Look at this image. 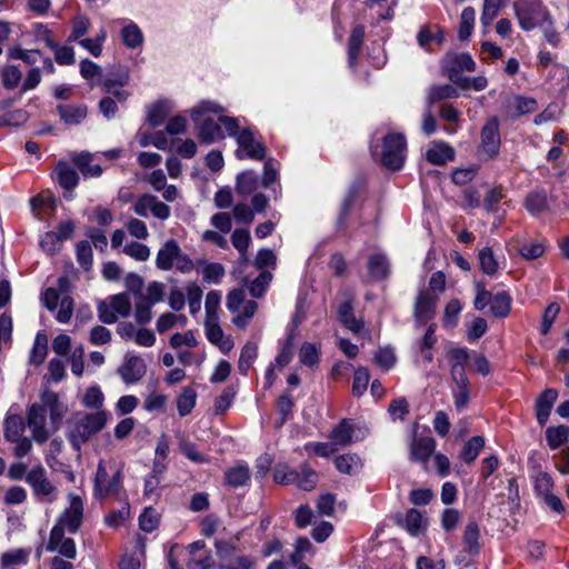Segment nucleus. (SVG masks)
Here are the masks:
<instances>
[{"label": "nucleus", "mask_w": 569, "mask_h": 569, "mask_svg": "<svg viewBox=\"0 0 569 569\" xmlns=\"http://www.w3.org/2000/svg\"><path fill=\"white\" fill-rule=\"evenodd\" d=\"M515 112L511 117L517 118L526 113L533 112L537 109V101L532 98L517 96L513 100Z\"/></svg>", "instance_id": "052dcab7"}, {"label": "nucleus", "mask_w": 569, "mask_h": 569, "mask_svg": "<svg viewBox=\"0 0 569 569\" xmlns=\"http://www.w3.org/2000/svg\"><path fill=\"white\" fill-rule=\"evenodd\" d=\"M72 161L84 177H99L102 173V168L92 163V154L89 152L77 154L72 158Z\"/></svg>", "instance_id": "c756f323"}, {"label": "nucleus", "mask_w": 569, "mask_h": 569, "mask_svg": "<svg viewBox=\"0 0 569 569\" xmlns=\"http://www.w3.org/2000/svg\"><path fill=\"white\" fill-rule=\"evenodd\" d=\"M26 429L24 420L19 415H11L4 421V438L7 441H16L22 437Z\"/></svg>", "instance_id": "72a5a7b5"}, {"label": "nucleus", "mask_w": 569, "mask_h": 569, "mask_svg": "<svg viewBox=\"0 0 569 569\" xmlns=\"http://www.w3.org/2000/svg\"><path fill=\"white\" fill-rule=\"evenodd\" d=\"M2 84L6 89L12 90L21 81L22 73L16 66H8L1 72Z\"/></svg>", "instance_id": "680f3d73"}, {"label": "nucleus", "mask_w": 569, "mask_h": 569, "mask_svg": "<svg viewBox=\"0 0 569 569\" xmlns=\"http://www.w3.org/2000/svg\"><path fill=\"white\" fill-rule=\"evenodd\" d=\"M298 479V471L290 469L287 465H279L274 468L273 480L280 485L295 483Z\"/></svg>", "instance_id": "0e129e2a"}, {"label": "nucleus", "mask_w": 569, "mask_h": 569, "mask_svg": "<svg viewBox=\"0 0 569 569\" xmlns=\"http://www.w3.org/2000/svg\"><path fill=\"white\" fill-rule=\"evenodd\" d=\"M480 140V152L483 153L487 159H495L499 156L501 138L497 117H491L486 121L481 128Z\"/></svg>", "instance_id": "0eeeda50"}, {"label": "nucleus", "mask_w": 569, "mask_h": 569, "mask_svg": "<svg viewBox=\"0 0 569 569\" xmlns=\"http://www.w3.org/2000/svg\"><path fill=\"white\" fill-rule=\"evenodd\" d=\"M370 375L367 368L360 367L355 371L352 382V393L356 397H360L365 393L368 388Z\"/></svg>", "instance_id": "4d7b16f0"}, {"label": "nucleus", "mask_w": 569, "mask_h": 569, "mask_svg": "<svg viewBox=\"0 0 569 569\" xmlns=\"http://www.w3.org/2000/svg\"><path fill=\"white\" fill-rule=\"evenodd\" d=\"M479 264L483 273L493 276L498 270V262L493 256L491 248L485 247L478 254Z\"/></svg>", "instance_id": "3c124183"}, {"label": "nucleus", "mask_w": 569, "mask_h": 569, "mask_svg": "<svg viewBox=\"0 0 569 569\" xmlns=\"http://www.w3.org/2000/svg\"><path fill=\"white\" fill-rule=\"evenodd\" d=\"M443 69L452 83L466 88L468 79L462 77V72H473L476 63L468 53L447 54L443 59Z\"/></svg>", "instance_id": "423d86ee"}, {"label": "nucleus", "mask_w": 569, "mask_h": 569, "mask_svg": "<svg viewBox=\"0 0 569 569\" xmlns=\"http://www.w3.org/2000/svg\"><path fill=\"white\" fill-rule=\"evenodd\" d=\"M258 357V346L254 342H247L240 352L238 361V370L241 375L247 376L250 367Z\"/></svg>", "instance_id": "c9c22d12"}, {"label": "nucleus", "mask_w": 569, "mask_h": 569, "mask_svg": "<svg viewBox=\"0 0 569 569\" xmlns=\"http://www.w3.org/2000/svg\"><path fill=\"white\" fill-rule=\"evenodd\" d=\"M402 527L406 528V530L413 537H417L419 533H421L425 530L423 523H422V513L412 508L409 509L406 513V517L402 521L399 522Z\"/></svg>", "instance_id": "58836bf2"}, {"label": "nucleus", "mask_w": 569, "mask_h": 569, "mask_svg": "<svg viewBox=\"0 0 569 569\" xmlns=\"http://www.w3.org/2000/svg\"><path fill=\"white\" fill-rule=\"evenodd\" d=\"M57 180L58 183L67 191H72L79 183V174L67 163L60 162L57 166Z\"/></svg>", "instance_id": "cd10ccee"}, {"label": "nucleus", "mask_w": 569, "mask_h": 569, "mask_svg": "<svg viewBox=\"0 0 569 569\" xmlns=\"http://www.w3.org/2000/svg\"><path fill=\"white\" fill-rule=\"evenodd\" d=\"M30 549L18 548L3 552L1 556V566L3 569H16V567L28 563Z\"/></svg>", "instance_id": "bb28decb"}, {"label": "nucleus", "mask_w": 569, "mask_h": 569, "mask_svg": "<svg viewBox=\"0 0 569 569\" xmlns=\"http://www.w3.org/2000/svg\"><path fill=\"white\" fill-rule=\"evenodd\" d=\"M558 398V391L553 388L546 389L536 400V418L540 426H545L549 419L551 409Z\"/></svg>", "instance_id": "2eb2a0df"}, {"label": "nucleus", "mask_w": 569, "mask_h": 569, "mask_svg": "<svg viewBox=\"0 0 569 569\" xmlns=\"http://www.w3.org/2000/svg\"><path fill=\"white\" fill-rule=\"evenodd\" d=\"M407 152V140L402 133H388L382 139L380 162L389 170L398 171L403 167Z\"/></svg>", "instance_id": "20e7f679"}, {"label": "nucleus", "mask_w": 569, "mask_h": 569, "mask_svg": "<svg viewBox=\"0 0 569 569\" xmlns=\"http://www.w3.org/2000/svg\"><path fill=\"white\" fill-rule=\"evenodd\" d=\"M26 481L31 486L36 496L47 497L54 490L41 466L31 469L26 476Z\"/></svg>", "instance_id": "4468645a"}, {"label": "nucleus", "mask_w": 569, "mask_h": 569, "mask_svg": "<svg viewBox=\"0 0 569 569\" xmlns=\"http://www.w3.org/2000/svg\"><path fill=\"white\" fill-rule=\"evenodd\" d=\"M355 428L348 419H342L331 431L329 438L338 447H347L352 442Z\"/></svg>", "instance_id": "a878e982"}, {"label": "nucleus", "mask_w": 569, "mask_h": 569, "mask_svg": "<svg viewBox=\"0 0 569 569\" xmlns=\"http://www.w3.org/2000/svg\"><path fill=\"white\" fill-rule=\"evenodd\" d=\"M122 470L116 462L100 461L94 477L93 493L94 497L103 500L111 496H118L122 489Z\"/></svg>", "instance_id": "7ed1b4c3"}, {"label": "nucleus", "mask_w": 569, "mask_h": 569, "mask_svg": "<svg viewBox=\"0 0 569 569\" xmlns=\"http://www.w3.org/2000/svg\"><path fill=\"white\" fill-rule=\"evenodd\" d=\"M365 40V27L357 24L352 28L348 39V64L351 70H356L358 58Z\"/></svg>", "instance_id": "a211bd4d"}, {"label": "nucleus", "mask_w": 569, "mask_h": 569, "mask_svg": "<svg viewBox=\"0 0 569 569\" xmlns=\"http://www.w3.org/2000/svg\"><path fill=\"white\" fill-rule=\"evenodd\" d=\"M505 1L506 0H483L480 20L485 27H488L496 19Z\"/></svg>", "instance_id": "de8ad7c7"}, {"label": "nucleus", "mask_w": 569, "mask_h": 569, "mask_svg": "<svg viewBox=\"0 0 569 569\" xmlns=\"http://www.w3.org/2000/svg\"><path fill=\"white\" fill-rule=\"evenodd\" d=\"M505 198L503 188L501 186L490 189L483 200V207L488 212H496L499 202Z\"/></svg>", "instance_id": "774afa93"}, {"label": "nucleus", "mask_w": 569, "mask_h": 569, "mask_svg": "<svg viewBox=\"0 0 569 569\" xmlns=\"http://www.w3.org/2000/svg\"><path fill=\"white\" fill-rule=\"evenodd\" d=\"M299 358L302 365L313 368L319 362V351L315 345L305 342L300 348Z\"/></svg>", "instance_id": "13d9d810"}, {"label": "nucleus", "mask_w": 569, "mask_h": 569, "mask_svg": "<svg viewBox=\"0 0 569 569\" xmlns=\"http://www.w3.org/2000/svg\"><path fill=\"white\" fill-rule=\"evenodd\" d=\"M159 522L160 515L152 507L146 508L141 516L139 517L140 529L144 532H152L153 530H156L159 526Z\"/></svg>", "instance_id": "8fccbe9b"}, {"label": "nucleus", "mask_w": 569, "mask_h": 569, "mask_svg": "<svg viewBox=\"0 0 569 569\" xmlns=\"http://www.w3.org/2000/svg\"><path fill=\"white\" fill-rule=\"evenodd\" d=\"M259 180L253 171H243L238 174L236 191L239 196L247 197L258 189Z\"/></svg>", "instance_id": "7c9ffc66"}, {"label": "nucleus", "mask_w": 569, "mask_h": 569, "mask_svg": "<svg viewBox=\"0 0 569 569\" xmlns=\"http://www.w3.org/2000/svg\"><path fill=\"white\" fill-rule=\"evenodd\" d=\"M103 400L104 397L100 388L93 386L87 389L82 399V403L86 408L99 410L103 405Z\"/></svg>", "instance_id": "bf43d9fd"}, {"label": "nucleus", "mask_w": 569, "mask_h": 569, "mask_svg": "<svg viewBox=\"0 0 569 569\" xmlns=\"http://www.w3.org/2000/svg\"><path fill=\"white\" fill-rule=\"evenodd\" d=\"M77 260L79 264L84 269L89 270L92 264V249L91 244L87 240H82L77 244Z\"/></svg>", "instance_id": "69168bd1"}, {"label": "nucleus", "mask_w": 569, "mask_h": 569, "mask_svg": "<svg viewBox=\"0 0 569 569\" xmlns=\"http://www.w3.org/2000/svg\"><path fill=\"white\" fill-rule=\"evenodd\" d=\"M48 355V338L44 333L38 332L30 352V363L38 367L43 363Z\"/></svg>", "instance_id": "e433bc0d"}, {"label": "nucleus", "mask_w": 569, "mask_h": 569, "mask_svg": "<svg viewBox=\"0 0 569 569\" xmlns=\"http://www.w3.org/2000/svg\"><path fill=\"white\" fill-rule=\"evenodd\" d=\"M123 44L128 48L136 49L143 42V34L136 23H129L121 30Z\"/></svg>", "instance_id": "37998d69"}, {"label": "nucleus", "mask_w": 569, "mask_h": 569, "mask_svg": "<svg viewBox=\"0 0 569 569\" xmlns=\"http://www.w3.org/2000/svg\"><path fill=\"white\" fill-rule=\"evenodd\" d=\"M476 11L472 7H467L462 10L460 17V27L458 37L460 40H467L472 32L475 23Z\"/></svg>", "instance_id": "a18cd8bd"}, {"label": "nucleus", "mask_w": 569, "mask_h": 569, "mask_svg": "<svg viewBox=\"0 0 569 569\" xmlns=\"http://www.w3.org/2000/svg\"><path fill=\"white\" fill-rule=\"evenodd\" d=\"M335 466L339 472L352 475L362 467V461L356 453H345L335 459Z\"/></svg>", "instance_id": "473e14b6"}, {"label": "nucleus", "mask_w": 569, "mask_h": 569, "mask_svg": "<svg viewBox=\"0 0 569 569\" xmlns=\"http://www.w3.org/2000/svg\"><path fill=\"white\" fill-rule=\"evenodd\" d=\"M170 107L164 101H158L149 107L147 120L151 127L161 126L170 113Z\"/></svg>", "instance_id": "a19ab883"}, {"label": "nucleus", "mask_w": 569, "mask_h": 569, "mask_svg": "<svg viewBox=\"0 0 569 569\" xmlns=\"http://www.w3.org/2000/svg\"><path fill=\"white\" fill-rule=\"evenodd\" d=\"M455 149L445 141H432L426 151V160L435 166H445L455 159Z\"/></svg>", "instance_id": "ddd939ff"}, {"label": "nucleus", "mask_w": 569, "mask_h": 569, "mask_svg": "<svg viewBox=\"0 0 569 569\" xmlns=\"http://www.w3.org/2000/svg\"><path fill=\"white\" fill-rule=\"evenodd\" d=\"M146 365L140 357L133 356L119 367L118 373L122 380L130 385L139 381L146 373Z\"/></svg>", "instance_id": "dca6fc26"}, {"label": "nucleus", "mask_w": 569, "mask_h": 569, "mask_svg": "<svg viewBox=\"0 0 569 569\" xmlns=\"http://www.w3.org/2000/svg\"><path fill=\"white\" fill-rule=\"evenodd\" d=\"M102 89L106 93L111 94L114 100L120 103H124L130 97V92L116 86V81L112 78H107L101 83Z\"/></svg>", "instance_id": "338daca9"}, {"label": "nucleus", "mask_w": 569, "mask_h": 569, "mask_svg": "<svg viewBox=\"0 0 569 569\" xmlns=\"http://www.w3.org/2000/svg\"><path fill=\"white\" fill-rule=\"evenodd\" d=\"M480 529L478 523L475 520H471L467 523L462 540H463V550L470 556H477L480 552Z\"/></svg>", "instance_id": "393cba45"}, {"label": "nucleus", "mask_w": 569, "mask_h": 569, "mask_svg": "<svg viewBox=\"0 0 569 569\" xmlns=\"http://www.w3.org/2000/svg\"><path fill=\"white\" fill-rule=\"evenodd\" d=\"M57 113L60 120L67 126H78L88 116V107L81 104H58Z\"/></svg>", "instance_id": "f3484780"}, {"label": "nucleus", "mask_w": 569, "mask_h": 569, "mask_svg": "<svg viewBox=\"0 0 569 569\" xmlns=\"http://www.w3.org/2000/svg\"><path fill=\"white\" fill-rule=\"evenodd\" d=\"M519 26L525 31L542 27V21H549L550 13L540 0H519L513 4Z\"/></svg>", "instance_id": "39448f33"}, {"label": "nucleus", "mask_w": 569, "mask_h": 569, "mask_svg": "<svg viewBox=\"0 0 569 569\" xmlns=\"http://www.w3.org/2000/svg\"><path fill=\"white\" fill-rule=\"evenodd\" d=\"M236 396V390L233 387H226L221 395L214 401V411L217 415H223L228 408L231 406L232 400Z\"/></svg>", "instance_id": "e2e57ef3"}, {"label": "nucleus", "mask_w": 569, "mask_h": 569, "mask_svg": "<svg viewBox=\"0 0 569 569\" xmlns=\"http://www.w3.org/2000/svg\"><path fill=\"white\" fill-rule=\"evenodd\" d=\"M450 362L451 379L467 377L466 365L469 359V353L466 348H452L447 353Z\"/></svg>", "instance_id": "aec40b11"}, {"label": "nucleus", "mask_w": 569, "mask_h": 569, "mask_svg": "<svg viewBox=\"0 0 569 569\" xmlns=\"http://www.w3.org/2000/svg\"><path fill=\"white\" fill-rule=\"evenodd\" d=\"M317 481L318 473L309 466L303 465L301 467V472H298V479L295 483H297L300 489L310 491L316 487Z\"/></svg>", "instance_id": "603ef678"}, {"label": "nucleus", "mask_w": 569, "mask_h": 569, "mask_svg": "<svg viewBox=\"0 0 569 569\" xmlns=\"http://www.w3.org/2000/svg\"><path fill=\"white\" fill-rule=\"evenodd\" d=\"M456 387L452 390L455 398V406L457 409L465 408L469 402L470 382L468 377L453 378Z\"/></svg>", "instance_id": "f704fd0d"}, {"label": "nucleus", "mask_w": 569, "mask_h": 569, "mask_svg": "<svg viewBox=\"0 0 569 569\" xmlns=\"http://www.w3.org/2000/svg\"><path fill=\"white\" fill-rule=\"evenodd\" d=\"M250 241L251 237L248 229H236L231 234L232 246L239 251L242 259H247Z\"/></svg>", "instance_id": "864d4df0"}, {"label": "nucleus", "mask_w": 569, "mask_h": 569, "mask_svg": "<svg viewBox=\"0 0 569 569\" xmlns=\"http://www.w3.org/2000/svg\"><path fill=\"white\" fill-rule=\"evenodd\" d=\"M46 421L47 409L41 405L33 403L28 411V426L32 431L33 439L38 443H44L49 439Z\"/></svg>", "instance_id": "6e6552de"}, {"label": "nucleus", "mask_w": 569, "mask_h": 569, "mask_svg": "<svg viewBox=\"0 0 569 569\" xmlns=\"http://www.w3.org/2000/svg\"><path fill=\"white\" fill-rule=\"evenodd\" d=\"M569 438V427L560 425L558 427H549L546 430V440L551 449H557L565 445Z\"/></svg>", "instance_id": "ea45409f"}, {"label": "nucleus", "mask_w": 569, "mask_h": 569, "mask_svg": "<svg viewBox=\"0 0 569 569\" xmlns=\"http://www.w3.org/2000/svg\"><path fill=\"white\" fill-rule=\"evenodd\" d=\"M198 129V137L201 143L210 144L224 139V133L221 129L223 126L220 120L216 121L211 117L199 119L194 122Z\"/></svg>", "instance_id": "9b49d317"}, {"label": "nucleus", "mask_w": 569, "mask_h": 569, "mask_svg": "<svg viewBox=\"0 0 569 569\" xmlns=\"http://www.w3.org/2000/svg\"><path fill=\"white\" fill-rule=\"evenodd\" d=\"M293 398L290 391H283L277 400V409L281 415L280 420L277 422V427H281L291 415L293 408Z\"/></svg>", "instance_id": "09e8293b"}, {"label": "nucleus", "mask_w": 569, "mask_h": 569, "mask_svg": "<svg viewBox=\"0 0 569 569\" xmlns=\"http://www.w3.org/2000/svg\"><path fill=\"white\" fill-rule=\"evenodd\" d=\"M368 272L373 281H381L390 274V263L385 254L376 253L368 259Z\"/></svg>", "instance_id": "5701e85b"}, {"label": "nucleus", "mask_w": 569, "mask_h": 569, "mask_svg": "<svg viewBox=\"0 0 569 569\" xmlns=\"http://www.w3.org/2000/svg\"><path fill=\"white\" fill-rule=\"evenodd\" d=\"M219 120L228 134L236 138L239 146V149L236 150L238 159L247 157L252 160H263L266 158V146L257 139L256 133L251 129L244 128L240 130L239 121L233 117L221 116Z\"/></svg>", "instance_id": "f257e3e1"}, {"label": "nucleus", "mask_w": 569, "mask_h": 569, "mask_svg": "<svg viewBox=\"0 0 569 569\" xmlns=\"http://www.w3.org/2000/svg\"><path fill=\"white\" fill-rule=\"evenodd\" d=\"M483 447L485 439L481 436H475L465 443L461 450V458L466 463H471L476 460Z\"/></svg>", "instance_id": "c03bdc74"}, {"label": "nucleus", "mask_w": 569, "mask_h": 569, "mask_svg": "<svg viewBox=\"0 0 569 569\" xmlns=\"http://www.w3.org/2000/svg\"><path fill=\"white\" fill-rule=\"evenodd\" d=\"M107 420L108 415L104 410L78 416L67 433L73 450L80 452L82 446L106 427Z\"/></svg>", "instance_id": "f03ea898"}, {"label": "nucleus", "mask_w": 569, "mask_h": 569, "mask_svg": "<svg viewBox=\"0 0 569 569\" xmlns=\"http://www.w3.org/2000/svg\"><path fill=\"white\" fill-rule=\"evenodd\" d=\"M109 302L117 313V317H128L131 312V301L124 292L109 297Z\"/></svg>", "instance_id": "6e6d98bb"}, {"label": "nucleus", "mask_w": 569, "mask_h": 569, "mask_svg": "<svg viewBox=\"0 0 569 569\" xmlns=\"http://www.w3.org/2000/svg\"><path fill=\"white\" fill-rule=\"evenodd\" d=\"M180 250L181 249L176 240H168L157 253V267L160 270H170L173 267V262L177 257H179Z\"/></svg>", "instance_id": "412c9836"}, {"label": "nucleus", "mask_w": 569, "mask_h": 569, "mask_svg": "<svg viewBox=\"0 0 569 569\" xmlns=\"http://www.w3.org/2000/svg\"><path fill=\"white\" fill-rule=\"evenodd\" d=\"M250 469L247 465L238 463L224 471V485L231 488H239L250 481Z\"/></svg>", "instance_id": "b1692460"}, {"label": "nucleus", "mask_w": 569, "mask_h": 569, "mask_svg": "<svg viewBox=\"0 0 569 569\" xmlns=\"http://www.w3.org/2000/svg\"><path fill=\"white\" fill-rule=\"evenodd\" d=\"M512 299L507 291H501L493 295L490 303V311L496 318H506L511 310Z\"/></svg>", "instance_id": "c85d7f7f"}, {"label": "nucleus", "mask_w": 569, "mask_h": 569, "mask_svg": "<svg viewBox=\"0 0 569 569\" xmlns=\"http://www.w3.org/2000/svg\"><path fill=\"white\" fill-rule=\"evenodd\" d=\"M355 299L348 296L338 308V320L340 323L353 333H360L363 329V321L355 316Z\"/></svg>", "instance_id": "f8f14e48"}, {"label": "nucleus", "mask_w": 569, "mask_h": 569, "mask_svg": "<svg viewBox=\"0 0 569 569\" xmlns=\"http://www.w3.org/2000/svg\"><path fill=\"white\" fill-rule=\"evenodd\" d=\"M204 326L207 338L212 345L219 346L222 352H229L232 349L233 342L230 339H223V330L218 320L206 319Z\"/></svg>", "instance_id": "4be33fe9"}, {"label": "nucleus", "mask_w": 569, "mask_h": 569, "mask_svg": "<svg viewBox=\"0 0 569 569\" xmlns=\"http://www.w3.org/2000/svg\"><path fill=\"white\" fill-rule=\"evenodd\" d=\"M272 280V273L263 270L249 286L250 295L253 298H261Z\"/></svg>", "instance_id": "5fc2aeb1"}, {"label": "nucleus", "mask_w": 569, "mask_h": 569, "mask_svg": "<svg viewBox=\"0 0 569 569\" xmlns=\"http://www.w3.org/2000/svg\"><path fill=\"white\" fill-rule=\"evenodd\" d=\"M526 209L533 216H538L548 209L547 193L543 190L530 192L525 200Z\"/></svg>", "instance_id": "2f4dec72"}, {"label": "nucleus", "mask_w": 569, "mask_h": 569, "mask_svg": "<svg viewBox=\"0 0 569 569\" xmlns=\"http://www.w3.org/2000/svg\"><path fill=\"white\" fill-rule=\"evenodd\" d=\"M437 298L426 290L417 296L413 309V317L418 325H426L436 315Z\"/></svg>", "instance_id": "9d476101"}, {"label": "nucleus", "mask_w": 569, "mask_h": 569, "mask_svg": "<svg viewBox=\"0 0 569 569\" xmlns=\"http://www.w3.org/2000/svg\"><path fill=\"white\" fill-rule=\"evenodd\" d=\"M83 518V501L79 496H71L70 507L59 518V523L62 525L70 533H76Z\"/></svg>", "instance_id": "1a4fd4ad"}, {"label": "nucleus", "mask_w": 569, "mask_h": 569, "mask_svg": "<svg viewBox=\"0 0 569 569\" xmlns=\"http://www.w3.org/2000/svg\"><path fill=\"white\" fill-rule=\"evenodd\" d=\"M197 392L191 387H184L177 399L178 412L181 417L189 415L196 406Z\"/></svg>", "instance_id": "79ce46f5"}, {"label": "nucleus", "mask_w": 569, "mask_h": 569, "mask_svg": "<svg viewBox=\"0 0 569 569\" xmlns=\"http://www.w3.org/2000/svg\"><path fill=\"white\" fill-rule=\"evenodd\" d=\"M224 108L214 101H202L191 111V119L193 122H199V119H202L207 113H214L223 116Z\"/></svg>", "instance_id": "49530a36"}, {"label": "nucleus", "mask_w": 569, "mask_h": 569, "mask_svg": "<svg viewBox=\"0 0 569 569\" xmlns=\"http://www.w3.org/2000/svg\"><path fill=\"white\" fill-rule=\"evenodd\" d=\"M436 449V441L432 437L415 438L410 448V458L413 461L426 462Z\"/></svg>", "instance_id": "6ab92c4d"}, {"label": "nucleus", "mask_w": 569, "mask_h": 569, "mask_svg": "<svg viewBox=\"0 0 569 569\" xmlns=\"http://www.w3.org/2000/svg\"><path fill=\"white\" fill-rule=\"evenodd\" d=\"M458 97V90L451 84L433 86L428 91L427 102L432 106L436 102Z\"/></svg>", "instance_id": "4c0bfd02"}]
</instances>
